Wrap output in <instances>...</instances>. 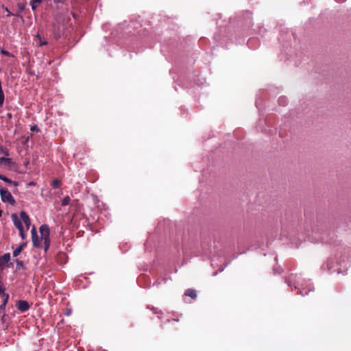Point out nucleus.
<instances>
[{
    "label": "nucleus",
    "mask_w": 351,
    "mask_h": 351,
    "mask_svg": "<svg viewBox=\"0 0 351 351\" xmlns=\"http://www.w3.org/2000/svg\"><path fill=\"white\" fill-rule=\"evenodd\" d=\"M40 232L41 234V239L44 241L45 251L47 252L50 245L49 228L47 224H43L40 227Z\"/></svg>",
    "instance_id": "1"
},
{
    "label": "nucleus",
    "mask_w": 351,
    "mask_h": 351,
    "mask_svg": "<svg viewBox=\"0 0 351 351\" xmlns=\"http://www.w3.org/2000/svg\"><path fill=\"white\" fill-rule=\"evenodd\" d=\"M0 196L3 202L8 203L12 206L16 204V201L11 193L5 188L0 186Z\"/></svg>",
    "instance_id": "2"
},
{
    "label": "nucleus",
    "mask_w": 351,
    "mask_h": 351,
    "mask_svg": "<svg viewBox=\"0 0 351 351\" xmlns=\"http://www.w3.org/2000/svg\"><path fill=\"white\" fill-rule=\"evenodd\" d=\"M29 303L25 300H19L18 302L17 308L22 313L29 310Z\"/></svg>",
    "instance_id": "3"
},
{
    "label": "nucleus",
    "mask_w": 351,
    "mask_h": 351,
    "mask_svg": "<svg viewBox=\"0 0 351 351\" xmlns=\"http://www.w3.org/2000/svg\"><path fill=\"white\" fill-rule=\"evenodd\" d=\"M20 216H21V219L23 221V222L27 228V230H28L31 225V220H30L29 216L25 211H21L20 213Z\"/></svg>",
    "instance_id": "4"
},
{
    "label": "nucleus",
    "mask_w": 351,
    "mask_h": 351,
    "mask_svg": "<svg viewBox=\"0 0 351 351\" xmlns=\"http://www.w3.org/2000/svg\"><path fill=\"white\" fill-rule=\"evenodd\" d=\"M31 233H32V243H33L34 246L39 247L40 243L38 241V237L37 235L36 230L34 226L32 228Z\"/></svg>",
    "instance_id": "5"
},
{
    "label": "nucleus",
    "mask_w": 351,
    "mask_h": 351,
    "mask_svg": "<svg viewBox=\"0 0 351 351\" xmlns=\"http://www.w3.org/2000/svg\"><path fill=\"white\" fill-rule=\"evenodd\" d=\"M12 219L16 228L19 230L23 229L21 219L18 217L16 214L12 215Z\"/></svg>",
    "instance_id": "6"
},
{
    "label": "nucleus",
    "mask_w": 351,
    "mask_h": 351,
    "mask_svg": "<svg viewBox=\"0 0 351 351\" xmlns=\"http://www.w3.org/2000/svg\"><path fill=\"white\" fill-rule=\"evenodd\" d=\"M0 180L5 182L9 184L13 185L15 187H16L19 185V183L17 182L12 181V180L9 179L8 178L2 174H0Z\"/></svg>",
    "instance_id": "7"
},
{
    "label": "nucleus",
    "mask_w": 351,
    "mask_h": 351,
    "mask_svg": "<svg viewBox=\"0 0 351 351\" xmlns=\"http://www.w3.org/2000/svg\"><path fill=\"white\" fill-rule=\"evenodd\" d=\"M184 295L191 298L192 299H195L197 297V291L193 289H188L186 290Z\"/></svg>",
    "instance_id": "8"
},
{
    "label": "nucleus",
    "mask_w": 351,
    "mask_h": 351,
    "mask_svg": "<svg viewBox=\"0 0 351 351\" xmlns=\"http://www.w3.org/2000/svg\"><path fill=\"white\" fill-rule=\"evenodd\" d=\"M26 243H23L16 247L13 252V256L16 257L25 247Z\"/></svg>",
    "instance_id": "9"
},
{
    "label": "nucleus",
    "mask_w": 351,
    "mask_h": 351,
    "mask_svg": "<svg viewBox=\"0 0 351 351\" xmlns=\"http://www.w3.org/2000/svg\"><path fill=\"white\" fill-rule=\"evenodd\" d=\"M43 0H32L30 5L33 10H36L38 5L43 2Z\"/></svg>",
    "instance_id": "10"
},
{
    "label": "nucleus",
    "mask_w": 351,
    "mask_h": 351,
    "mask_svg": "<svg viewBox=\"0 0 351 351\" xmlns=\"http://www.w3.org/2000/svg\"><path fill=\"white\" fill-rule=\"evenodd\" d=\"M36 38L38 42V44L40 46H44V45H47V41H46L45 40H44L41 36L40 34H37L36 36Z\"/></svg>",
    "instance_id": "11"
},
{
    "label": "nucleus",
    "mask_w": 351,
    "mask_h": 351,
    "mask_svg": "<svg viewBox=\"0 0 351 351\" xmlns=\"http://www.w3.org/2000/svg\"><path fill=\"white\" fill-rule=\"evenodd\" d=\"M3 163L7 165H10L11 164H12V160L10 158L1 157V158H0V164H3Z\"/></svg>",
    "instance_id": "12"
},
{
    "label": "nucleus",
    "mask_w": 351,
    "mask_h": 351,
    "mask_svg": "<svg viewBox=\"0 0 351 351\" xmlns=\"http://www.w3.org/2000/svg\"><path fill=\"white\" fill-rule=\"evenodd\" d=\"M51 186L53 188V189H56V188H58L61 186V181L56 178V179H54L52 182H51Z\"/></svg>",
    "instance_id": "13"
},
{
    "label": "nucleus",
    "mask_w": 351,
    "mask_h": 351,
    "mask_svg": "<svg viewBox=\"0 0 351 351\" xmlns=\"http://www.w3.org/2000/svg\"><path fill=\"white\" fill-rule=\"evenodd\" d=\"M0 296L3 298V306H6L8 299H9V295L5 293V291L3 292V293L0 294Z\"/></svg>",
    "instance_id": "14"
},
{
    "label": "nucleus",
    "mask_w": 351,
    "mask_h": 351,
    "mask_svg": "<svg viewBox=\"0 0 351 351\" xmlns=\"http://www.w3.org/2000/svg\"><path fill=\"white\" fill-rule=\"evenodd\" d=\"M0 258H1V261L4 263H8L10 261V253L4 254L1 257H0Z\"/></svg>",
    "instance_id": "15"
},
{
    "label": "nucleus",
    "mask_w": 351,
    "mask_h": 351,
    "mask_svg": "<svg viewBox=\"0 0 351 351\" xmlns=\"http://www.w3.org/2000/svg\"><path fill=\"white\" fill-rule=\"evenodd\" d=\"M70 202H71V199H70L69 196H66L62 200V205L66 206V205L69 204Z\"/></svg>",
    "instance_id": "16"
},
{
    "label": "nucleus",
    "mask_w": 351,
    "mask_h": 351,
    "mask_svg": "<svg viewBox=\"0 0 351 351\" xmlns=\"http://www.w3.org/2000/svg\"><path fill=\"white\" fill-rule=\"evenodd\" d=\"M0 153L3 154L5 156L9 155L8 150L1 145H0Z\"/></svg>",
    "instance_id": "17"
},
{
    "label": "nucleus",
    "mask_w": 351,
    "mask_h": 351,
    "mask_svg": "<svg viewBox=\"0 0 351 351\" xmlns=\"http://www.w3.org/2000/svg\"><path fill=\"white\" fill-rule=\"evenodd\" d=\"M25 73H27L32 75H34L35 73L31 70V67H25Z\"/></svg>",
    "instance_id": "18"
},
{
    "label": "nucleus",
    "mask_w": 351,
    "mask_h": 351,
    "mask_svg": "<svg viewBox=\"0 0 351 351\" xmlns=\"http://www.w3.org/2000/svg\"><path fill=\"white\" fill-rule=\"evenodd\" d=\"M19 234H20L21 237L22 238V239H25V234L24 232V230L21 229V230H19Z\"/></svg>",
    "instance_id": "19"
},
{
    "label": "nucleus",
    "mask_w": 351,
    "mask_h": 351,
    "mask_svg": "<svg viewBox=\"0 0 351 351\" xmlns=\"http://www.w3.org/2000/svg\"><path fill=\"white\" fill-rule=\"evenodd\" d=\"M4 10L7 12L6 16H10L12 15V12L9 10L7 7H3Z\"/></svg>",
    "instance_id": "20"
},
{
    "label": "nucleus",
    "mask_w": 351,
    "mask_h": 351,
    "mask_svg": "<svg viewBox=\"0 0 351 351\" xmlns=\"http://www.w3.org/2000/svg\"><path fill=\"white\" fill-rule=\"evenodd\" d=\"M285 102H286V101H285V98H280V99H279V103H280V104H282V105L285 106Z\"/></svg>",
    "instance_id": "21"
},
{
    "label": "nucleus",
    "mask_w": 351,
    "mask_h": 351,
    "mask_svg": "<svg viewBox=\"0 0 351 351\" xmlns=\"http://www.w3.org/2000/svg\"><path fill=\"white\" fill-rule=\"evenodd\" d=\"M31 130L32 131H37L38 132V127L36 125H34V126H32L31 128Z\"/></svg>",
    "instance_id": "22"
},
{
    "label": "nucleus",
    "mask_w": 351,
    "mask_h": 351,
    "mask_svg": "<svg viewBox=\"0 0 351 351\" xmlns=\"http://www.w3.org/2000/svg\"><path fill=\"white\" fill-rule=\"evenodd\" d=\"M16 263L17 265H19V266L23 265V262L21 261L16 260Z\"/></svg>",
    "instance_id": "23"
},
{
    "label": "nucleus",
    "mask_w": 351,
    "mask_h": 351,
    "mask_svg": "<svg viewBox=\"0 0 351 351\" xmlns=\"http://www.w3.org/2000/svg\"><path fill=\"white\" fill-rule=\"evenodd\" d=\"M64 0H53L54 3H63Z\"/></svg>",
    "instance_id": "24"
},
{
    "label": "nucleus",
    "mask_w": 351,
    "mask_h": 351,
    "mask_svg": "<svg viewBox=\"0 0 351 351\" xmlns=\"http://www.w3.org/2000/svg\"><path fill=\"white\" fill-rule=\"evenodd\" d=\"M5 306H3V304H1L0 305V310H3V309H5Z\"/></svg>",
    "instance_id": "25"
},
{
    "label": "nucleus",
    "mask_w": 351,
    "mask_h": 351,
    "mask_svg": "<svg viewBox=\"0 0 351 351\" xmlns=\"http://www.w3.org/2000/svg\"><path fill=\"white\" fill-rule=\"evenodd\" d=\"M1 52H2V53H3V54H5V55H7V56H8V54H9V53H8V52L5 51H3V50H2V51H1Z\"/></svg>",
    "instance_id": "26"
},
{
    "label": "nucleus",
    "mask_w": 351,
    "mask_h": 351,
    "mask_svg": "<svg viewBox=\"0 0 351 351\" xmlns=\"http://www.w3.org/2000/svg\"><path fill=\"white\" fill-rule=\"evenodd\" d=\"M4 263L1 261V258H0V267H1Z\"/></svg>",
    "instance_id": "27"
},
{
    "label": "nucleus",
    "mask_w": 351,
    "mask_h": 351,
    "mask_svg": "<svg viewBox=\"0 0 351 351\" xmlns=\"http://www.w3.org/2000/svg\"><path fill=\"white\" fill-rule=\"evenodd\" d=\"M19 9H20L21 10H23L24 9V6H23V5L20 6V5H19Z\"/></svg>",
    "instance_id": "28"
},
{
    "label": "nucleus",
    "mask_w": 351,
    "mask_h": 351,
    "mask_svg": "<svg viewBox=\"0 0 351 351\" xmlns=\"http://www.w3.org/2000/svg\"><path fill=\"white\" fill-rule=\"evenodd\" d=\"M29 185L30 186H34L35 185V183L34 182H31Z\"/></svg>",
    "instance_id": "29"
},
{
    "label": "nucleus",
    "mask_w": 351,
    "mask_h": 351,
    "mask_svg": "<svg viewBox=\"0 0 351 351\" xmlns=\"http://www.w3.org/2000/svg\"><path fill=\"white\" fill-rule=\"evenodd\" d=\"M8 117H9V118H11V117H12V115H11V114H10V113H9V114H8Z\"/></svg>",
    "instance_id": "30"
},
{
    "label": "nucleus",
    "mask_w": 351,
    "mask_h": 351,
    "mask_svg": "<svg viewBox=\"0 0 351 351\" xmlns=\"http://www.w3.org/2000/svg\"><path fill=\"white\" fill-rule=\"evenodd\" d=\"M16 16H21L20 14H16Z\"/></svg>",
    "instance_id": "31"
}]
</instances>
